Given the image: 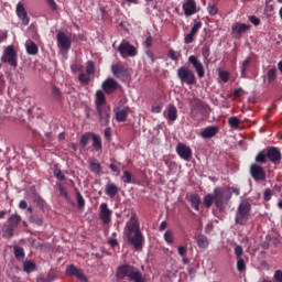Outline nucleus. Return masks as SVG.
<instances>
[{"label": "nucleus", "instance_id": "nucleus-11", "mask_svg": "<svg viewBox=\"0 0 282 282\" xmlns=\"http://www.w3.org/2000/svg\"><path fill=\"white\" fill-rule=\"evenodd\" d=\"M66 276H75L78 279V281H87V275L85 274V271L83 269H78V267L74 264H69L66 267L65 270Z\"/></svg>", "mask_w": 282, "mask_h": 282}, {"label": "nucleus", "instance_id": "nucleus-18", "mask_svg": "<svg viewBox=\"0 0 282 282\" xmlns=\"http://www.w3.org/2000/svg\"><path fill=\"white\" fill-rule=\"evenodd\" d=\"M57 45L61 50H70L72 39L65 34V32L57 33Z\"/></svg>", "mask_w": 282, "mask_h": 282}, {"label": "nucleus", "instance_id": "nucleus-21", "mask_svg": "<svg viewBox=\"0 0 282 282\" xmlns=\"http://www.w3.org/2000/svg\"><path fill=\"white\" fill-rule=\"evenodd\" d=\"M218 133H219V127L208 126L200 131L199 135L200 138H203V140H208L210 138H215V135H217Z\"/></svg>", "mask_w": 282, "mask_h": 282}, {"label": "nucleus", "instance_id": "nucleus-60", "mask_svg": "<svg viewBox=\"0 0 282 282\" xmlns=\"http://www.w3.org/2000/svg\"><path fill=\"white\" fill-rule=\"evenodd\" d=\"M104 135L108 142H111V128H106L104 131Z\"/></svg>", "mask_w": 282, "mask_h": 282}, {"label": "nucleus", "instance_id": "nucleus-15", "mask_svg": "<svg viewBox=\"0 0 282 282\" xmlns=\"http://www.w3.org/2000/svg\"><path fill=\"white\" fill-rule=\"evenodd\" d=\"M262 164H265V162L256 161L250 165L251 177H267L265 167Z\"/></svg>", "mask_w": 282, "mask_h": 282}, {"label": "nucleus", "instance_id": "nucleus-2", "mask_svg": "<svg viewBox=\"0 0 282 282\" xmlns=\"http://www.w3.org/2000/svg\"><path fill=\"white\" fill-rule=\"evenodd\" d=\"M127 278L133 282H145L144 278H142L140 269L129 264H122L118 267L117 279L122 280Z\"/></svg>", "mask_w": 282, "mask_h": 282}, {"label": "nucleus", "instance_id": "nucleus-37", "mask_svg": "<svg viewBox=\"0 0 282 282\" xmlns=\"http://www.w3.org/2000/svg\"><path fill=\"white\" fill-rule=\"evenodd\" d=\"M90 171H93V173H96V175H100V171H102V167L100 166L98 160H93L90 162Z\"/></svg>", "mask_w": 282, "mask_h": 282}, {"label": "nucleus", "instance_id": "nucleus-41", "mask_svg": "<svg viewBox=\"0 0 282 282\" xmlns=\"http://www.w3.org/2000/svg\"><path fill=\"white\" fill-rule=\"evenodd\" d=\"M213 203H215V194H207L204 198V205L206 206V208H210V206H213Z\"/></svg>", "mask_w": 282, "mask_h": 282}, {"label": "nucleus", "instance_id": "nucleus-24", "mask_svg": "<svg viewBox=\"0 0 282 282\" xmlns=\"http://www.w3.org/2000/svg\"><path fill=\"white\" fill-rule=\"evenodd\" d=\"M120 192V188L117 187L116 183L109 182L106 185V195L110 197V199H113L116 197V194Z\"/></svg>", "mask_w": 282, "mask_h": 282}, {"label": "nucleus", "instance_id": "nucleus-56", "mask_svg": "<svg viewBox=\"0 0 282 282\" xmlns=\"http://www.w3.org/2000/svg\"><path fill=\"white\" fill-rule=\"evenodd\" d=\"M263 199L264 202H270L272 199V191L270 188L264 191Z\"/></svg>", "mask_w": 282, "mask_h": 282}, {"label": "nucleus", "instance_id": "nucleus-5", "mask_svg": "<svg viewBox=\"0 0 282 282\" xmlns=\"http://www.w3.org/2000/svg\"><path fill=\"white\" fill-rule=\"evenodd\" d=\"M177 78L181 80L182 85H196L197 77L191 68L182 66L177 69Z\"/></svg>", "mask_w": 282, "mask_h": 282}, {"label": "nucleus", "instance_id": "nucleus-10", "mask_svg": "<svg viewBox=\"0 0 282 282\" xmlns=\"http://www.w3.org/2000/svg\"><path fill=\"white\" fill-rule=\"evenodd\" d=\"M113 212L109 209V205L107 203H102L99 207V218L104 226H109L111 224V216Z\"/></svg>", "mask_w": 282, "mask_h": 282}, {"label": "nucleus", "instance_id": "nucleus-38", "mask_svg": "<svg viewBox=\"0 0 282 282\" xmlns=\"http://www.w3.org/2000/svg\"><path fill=\"white\" fill-rule=\"evenodd\" d=\"M228 124H229V127H231V129H239V127L241 124V119L238 117H230L228 119Z\"/></svg>", "mask_w": 282, "mask_h": 282}, {"label": "nucleus", "instance_id": "nucleus-12", "mask_svg": "<svg viewBox=\"0 0 282 282\" xmlns=\"http://www.w3.org/2000/svg\"><path fill=\"white\" fill-rule=\"evenodd\" d=\"M176 153L181 160H185V162H191V160H193V150L184 143H177Z\"/></svg>", "mask_w": 282, "mask_h": 282}, {"label": "nucleus", "instance_id": "nucleus-57", "mask_svg": "<svg viewBox=\"0 0 282 282\" xmlns=\"http://www.w3.org/2000/svg\"><path fill=\"white\" fill-rule=\"evenodd\" d=\"M145 56H148V58L150 59L151 65H153V63H155V55L153 54V52L145 51Z\"/></svg>", "mask_w": 282, "mask_h": 282}, {"label": "nucleus", "instance_id": "nucleus-50", "mask_svg": "<svg viewBox=\"0 0 282 282\" xmlns=\"http://www.w3.org/2000/svg\"><path fill=\"white\" fill-rule=\"evenodd\" d=\"M199 30H202V22H196V23L193 25V28H192L189 34H193V35L195 36V34H197V32H199Z\"/></svg>", "mask_w": 282, "mask_h": 282}, {"label": "nucleus", "instance_id": "nucleus-48", "mask_svg": "<svg viewBox=\"0 0 282 282\" xmlns=\"http://www.w3.org/2000/svg\"><path fill=\"white\" fill-rule=\"evenodd\" d=\"M52 96L55 100H61L62 95H61V89H58V87L53 86L52 87Z\"/></svg>", "mask_w": 282, "mask_h": 282}, {"label": "nucleus", "instance_id": "nucleus-35", "mask_svg": "<svg viewBox=\"0 0 282 282\" xmlns=\"http://www.w3.org/2000/svg\"><path fill=\"white\" fill-rule=\"evenodd\" d=\"M55 188H57V191L59 193V197H64V199H66V202H69V194L67 193V188H65V186H63V184L56 183Z\"/></svg>", "mask_w": 282, "mask_h": 282}, {"label": "nucleus", "instance_id": "nucleus-36", "mask_svg": "<svg viewBox=\"0 0 282 282\" xmlns=\"http://www.w3.org/2000/svg\"><path fill=\"white\" fill-rule=\"evenodd\" d=\"M23 270L30 274V272H34V270H36V263L32 260H26L23 262Z\"/></svg>", "mask_w": 282, "mask_h": 282}, {"label": "nucleus", "instance_id": "nucleus-42", "mask_svg": "<svg viewBox=\"0 0 282 282\" xmlns=\"http://www.w3.org/2000/svg\"><path fill=\"white\" fill-rule=\"evenodd\" d=\"M89 76L90 75L87 73H80L78 76L79 83H82V85H87L91 80V77Z\"/></svg>", "mask_w": 282, "mask_h": 282}, {"label": "nucleus", "instance_id": "nucleus-29", "mask_svg": "<svg viewBox=\"0 0 282 282\" xmlns=\"http://www.w3.org/2000/svg\"><path fill=\"white\" fill-rule=\"evenodd\" d=\"M195 239L198 248H208V238L205 235L198 234Z\"/></svg>", "mask_w": 282, "mask_h": 282}, {"label": "nucleus", "instance_id": "nucleus-20", "mask_svg": "<svg viewBox=\"0 0 282 282\" xmlns=\"http://www.w3.org/2000/svg\"><path fill=\"white\" fill-rule=\"evenodd\" d=\"M119 87V84L113 78H107L102 85L101 88L104 89L105 94H113V91H117Z\"/></svg>", "mask_w": 282, "mask_h": 282}, {"label": "nucleus", "instance_id": "nucleus-7", "mask_svg": "<svg viewBox=\"0 0 282 282\" xmlns=\"http://www.w3.org/2000/svg\"><path fill=\"white\" fill-rule=\"evenodd\" d=\"M228 199H230V195L227 191H225L224 188L214 189L215 206L216 208H218V210H224V208H226Z\"/></svg>", "mask_w": 282, "mask_h": 282}, {"label": "nucleus", "instance_id": "nucleus-13", "mask_svg": "<svg viewBox=\"0 0 282 282\" xmlns=\"http://www.w3.org/2000/svg\"><path fill=\"white\" fill-rule=\"evenodd\" d=\"M252 26L246 24V23H240L236 22L231 26V34L234 39H241L246 32L250 31Z\"/></svg>", "mask_w": 282, "mask_h": 282}, {"label": "nucleus", "instance_id": "nucleus-33", "mask_svg": "<svg viewBox=\"0 0 282 282\" xmlns=\"http://www.w3.org/2000/svg\"><path fill=\"white\" fill-rule=\"evenodd\" d=\"M95 151H102V139L98 134H91Z\"/></svg>", "mask_w": 282, "mask_h": 282}, {"label": "nucleus", "instance_id": "nucleus-17", "mask_svg": "<svg viewBox=\"0 0 282 282\" xmlns=\"http://www.w3.org/2000/svg\"><path fill=\"white\" fill-rule=\"evenodd\" d=\"M182 8L185 17L197 14V2L195 0H184Z\"/></svg>", "mask_w": 282, "mask_h": 282}, {"label": "nucleus", "instance_id": "nucleus-49", "mask_svg": "<svg viewBox=\"0 0 282 282\" xmlns=\"http://www.w3.org/2000/svg\"><path fill=\"white\" fill-rule=\"evenodd\" d=\"M208 13L212 15V17H215V14H217L219 12V9L217 8V4H208Z\"/></svg>", "mask_w": 282, "mask_h": 282}, {"label": "nucleus", "instance_id": "nucleus-62", "mask_svg": "<svg viewBox=\"0 0 282 282\" xmlns=\"http://www.w3.org/2000/svg\"><path fill=\"white\" fill-rule=\"evenodd\" d=\"M195 35L193 33H188L186 36H185V43L188 45L191 43H193V41H195Z\"/></svg>", "mask_w": 282, "mask_h": 282}, {"label": "nucleus", "instance_id": "nucleus-63", "mask_svg": "<svg viewBox=\"0 0 282 282\" xmlns=\"http://www.w3.org/2000/svg\"><path fill=\"white\" fill-rule=\"evenodd\" d=\"M241 94H243L242 88H238L234 90V98H241Z\"/></svg>", "mask_w": 282, "mask_h": 282}, {"label": "nucleus", "instance_id": "nucleus-31", "mask_svg": "<svg viewBox=\"0 0 282 282\" xmlns=\"http://www.w3.org/2000/svg\"><path fill=\"white\" fill-rule=\"evenodd\" d=\"M20 224H21V216L19 214H12L8 218V225L13 228H18Z\"/></svg>", "mask_w": 282, "mask_h": 282}, {"label": "nucleus", "instance_id": "nucleus-1", "mask_svg": "<svg viewBox=\"0 0 282 282\" xmlns=\"http://www.w3.org/2000/svg\"><path fill=\"white\" fill-rule=\"evenodd\" d=\"M123 235L127 237L129 246H132L134 250H142L144 235L140 230V220L135 212L130 213V219L126 223Z\"/></svg>", "mask_w": 282, "mask_h": 282}, {"label": "nucleus", "instance_id": "nucleus-6", "mask_svg": "<svg viewBox=\"0 0 282 282\" xmlns=\"http://www.w3.org/2000/svg\"><path fill=\"white\" fill-rule=\"evenodd\" d=\"M111 72L115 78H118L122 83H129L131 79V74H129V68L124 66L121 62L113 64L111 66Z\"/></svg>", "mask_w": 282, "mask_h": 282}, {"label": "nucleus", "instance_id": "nucleus-34", "mask_svg": "<svg viewBox=\"0 0 282 282\" xmlns=\"http://www.w3.org/2000/svg\"><path fill=\"white\" fill-rule=\"evenodd\" d=\"M109 169L115 175H120V171H122V164L116 160H112Z\"/></svg>", "mask_w": 282, "mask_h": 282}, {"label": "nucleus", "instance_id": "nucleus-40", "mask_svg": "<svg viewBox=\"0 0 282 282\" xmlns=\"http://www.w3.org/2000/svg\"><path fill=\"white\" fill-rule=\"evenodd\" d=\"M267 80L269 84H272L274 80H276V68H270L267 72Z\"/></svg>", "mask_w": 282, "mask_h": 282}, {"label": "nucleus", "instance_id": "nucleus-64", "mask_svg": "<svg viewBox=\"0 0 282 282\" xmlns=\"http://www.w3.org/2000/svg\"><path fill=\"white\" fill-rule=\"evenodd\" d=\"M108 245L111 247V248H116L118 246V239H109L108 240Z\"/></svg>", "mask_w": 282, "mask_h": 282}, {"label": "nucleus", "instance_id": "nucleus-59", "mask_svg": "<svg viewBox=\"0 0 282 282\" xmlns=\"http://www.w3.org/2000/svg\"><path fill=\"white\" fill-rule=\"evenodd\" d=\"M3 41H8V31L0 30V43H3Z\"/></svg>", "mask_w": 282, "mask_h": 282}, {"label": "nucleus", "instance_id": "nucleus-46", "mask_svg": "<svg viewBox=\"0 0 282 282\" xmlns=\"http://www.w3.org/2000/svg\"><path fill=\"white\" fill-rule=\"evenodd\" d=\"M169 58H171V61H174L175 63H177V61H180V53L175 52V50L171 48L167 53Z\"/></svg>", "mask_w": 282, "mask_h": 282}, {"label": "nucleus", "instance_id": "nucleus-30", "mask_svg": "<svg viewBox=\"0 0 282 282\" xmlns=\"http://www.w3.org/2000/svg\"><path fill=\"white\" fill-rule=\"evenodd\" d=\"M189 203L192 208H194V210H199V206L202 205V199L199 198V195L192 194L189 196Z\"/></svg>", "mask_w": 282, "mask_h": 282}, {"label": "nucleus", "instance_id": "nucleus-45", "mask_svg": "<svg viewBox=\"0 0 282 282\" xmlns=\"http://www.w3.org/2000/svg\"><path fill=\"white\" fill-rule=\"evenodd\" d=\"M237 270L238 272H246V261L243 258H237Z\"/></svg>", "mask_w": 282, "mask_h": 282}, {"label": "nucleus", "instance_id": "nucleus-61", "mask_svg": "<svg viewBox=\"0 0 282 282\" xmlns=\"http://www.w3.org/2000/svg\"><path fill=\"white\" fill-rule=\"evenodd\" d=\"M177 252H178L180 257H186L187 249L184 246H180L177 248Z\"/></svg>", "mask_w": 282, "mask_h": 282}, {"label": "nucleus", "instance_id": "nucleus-39", "mask_svg": "<svg viewBox=\"0 0 282 282\" xmlns=\"http://www.w3.org/2000/svg\"><path fill=\"white\" fill-rule=\"evenodd\" d=\"M91 135H93L91 133H84L80 137L79 144H80L82 149H85V147H87V144H89V140H91Z\"/></svg>", "mask_w": 282, "mask_h": 282}, {"label": "nucleus", "instance_id": "nucleus-44", "mask_svg": "<svg viewBox=\"0 0 282 282\" xmlns=\"http://www.w3.org/2000/svg\"><path fill=\"white\" fill-rule=\"evenodd\" d=\"M76 199L78 208H85V197L78 191H76Z\"/></svg>", "mask_w": 282, "mask_h": 282}, {"label": "nucleus", "instance_id": "nucleus-26", "mask_svg": "<svg viewBox=\"0 0 282 282\" xmlns=\"http://www.w3.org/2000/svg\"><path fill=\"white\" fill-rule=\"evenodd\" d=\"M115 113L117 122H127V118L129 116V108L116 109Z\"/></svg>", "mask_w": 282, "mask_h": 282}, {"label": "nucleus", "instance_id": "nucleus-47", "mask_svg": "<svg viewBox=\"0 0 282 282\" xmlns=\"http://www.w3.org/2000/svg\"><path fill=\"white\" fill-rule=\"evenodd\" d=\"M95 72H96V65L94 64V62L93 61L87 62L86 74L91 76V74H95Z\"/></svg>", "mask_w": 282, "mask_h": 282}, {"label": "nucleus", "instance_id": "nucleus-3", "mask_svg": "<svg viewBox=\"0 0 282 282\" xmlns=\"http://www.w3.org/2000/svg\"><path fill=\"white\" fill-rule=\"evenodd\" d=\"M281 150L276 147H268L267 149L258 152V154L254 158V162H264L268 164L269 162H272V164H279L281 162Z\"/></svg>", "mask_w": 282, "mask_h": 282}, {"label": "nucleus", "instance_id": "nucleus-51", "mask_svg": "<svg viewBox=\"0 0 282 282\" xmlns=\"http://www.w3.org/2000/svg\"><path fill=\"white\" fill-rule=\"evenodd\" d=\"M235 254L237 259H241V257L243 256V247L237 245L235 247Z\"/></svg>", "mask_w": 282, "mask_h": 282}, {"label": "nucleus", "instance_id": "nucleus-23", "mask_svg": "<svg viewBox=\"0 0 282 282\" xmlns=\"http://www.w3.org/2000/svg\"><path fill=\"white\" fill-rule=\"evenodd\" d=\"M167 113L165 116V118L169 120V122H175V120H177V108L175 107V105L170 104L167 106Z\"/></svg>", "mask_w": 282, "mask_h": 282}, {"label": "nucleus", "instance_id": "nucleus-53", "mask_svg": "<svg viewBox=\"0 0 282 282\" xmlns=\"http://www.w3.org/2000/svg\"><path fill=\"white\" fill-rule=\"evenodd\" d=\"M248 20L256 26L261 25V19L257 18V15H250Z\"/></svg>", "mask_w": 282, "mask_h": 282}, {"label": "nucleus", "instance_id": "nucleus-32", "mask_svg": "<svg viewBox=\"0 0 282 282\" xmlns=\"http://www.w3.org/2000/svg\"><path fill=\"white\" fill-rule=\"evenodd\" d=\"M14 257L18 261H23L25 259V250L22 247H13Z\"/></svg>", "mask_w": 282, "mask_h": 282}, {"label": "nucleus", "instance_id": "nucleus-54", "mask_svg": "<svg viewBox=\"0 0 282 282\" xmlns=\"http://www.w3.org/2000/svg\"><path fill=\"white\" fill-rule=\"evenodd\" d=\"M273 279L275 282H282V270H275L273 274Z\"/></svg>", "mask_w": 282, "mask_h": 282}, {"label": "nucleus", "instance_id": "nucleus-14", "mask_svg": "<svg viewBox=\"0 0 282 282\" xmlns=\"http://www.w3.org/2000/svg\"><path fill=\"white\" fill-rule=\"evenodd\" d=\"M188 64L195 69L198 78H204L206 76V69L204 68V64L197 58L195 55H191L188 57Z\"/></svg>", "mask_w": 282, "mask_h": 282}, {"label": "nucleus", "instance_id": "nucleus-22", "mask_svg": "<svg viewBox=\"0 0 282 282\" xmlns=\"http://www.w3.org/2000/svg\"><path fill=\"white\" fill-rule=\"evenodd\" d=\"M95 107L96 110L109 108V106H107V98L105 97V93H102V90L96 91Z\"/></svg>", "mask_w": 282, "mask_h": 282}, {"label": "nucleus", "instance_id": "nucleus-4", "mask_svg": "<svg viewBox=\"0 0 282 282\" xmlns=\"http://www.w3.org/2000/svg\"><path fill=\"white\" fill-rule=\"evenodd\" d=\"M252 213V205L248 199H242L235 215V223L237 226H246L248 224V219H250V214Z\"/></svg>", "mask_w": 282, "mask_h": 282}, {"label": "nucleus", "instance_id": "nucleus-9", "mask_svg": "<svg viewBox=\"0 0 282 282\" xmlns=\"http://www.w3.org/2000/svg\"><path fill=\"white\" fill-rule=\"evenodd\" d=\"M118 52L122 58H127V56H138V48H135V46L131 45L129 42H122L119 44Z\"/></svg>", "mask_w": 282, "mask_h": 282}, {"label": "nucleus", "instance_id": "nucleus-58", "mask_svg": "<svg viewBox=\"0 0 282 282\" xmlns=\"http://www.w3.org/2000/svg\"><path fill=\"white\" fill-rule=\"evenodd\" d=\"M192 106H193L194 109H202V107H203L202 100H199V99H194V100L192 101Z\"/></svg>", "mask_w": 282, "mask_h": 282}, {"label": "nucleus", "instance_id": "nucleus-8", "mask_svg": "<svg viewBox=\"0 0 282 282\" xmlns=\"http://www.w3.org/2000/svg\"><path fill=\"white\" fill-rule=\"evenodd\" d=\"M18 55L17 51L14 50V45H9L4 48L3 55H2V63H9L11 67H17L18 62H17Z\"/></svg>", "mask_w": 282, "mask_h": 282}, {"label": "nucleus", "instance_id": "nucleus-19", "mask_svg": "<svg viewBox=\"0 0 282 282\" xmlns=\"http://www.w3.org/2000/svg\"><path fill=\"white\" fill-rule=\"evenodd\" d=\"M15 13L18 19H20L24 25H30V17H28V11H25V7L22 4V2L17 4Z\"/></svg>", "mask_w": 282, "mask_h": 282}, {"label": "nucleus", "instance_id": "nucleus-52", "mask_svg": "<svg viewBox=\"0 0 282 282\" xmlns=\"http://www.w3.org/2000/svg\"><path fill=\"white\" fill-rule=\"evenodd\" d=\"M219 78L223 80V83H228L230 75L226 70L219 72Z\"/></svg>", "mask_w": 282, "mask_h": 282}, {"label": "nucleus", "instance_id": "nucleus-43", "mask_svg": "<svg viewBox=\"0 0 282 282\" xmlns=\"http://www.w3.org/2000/svg\"><path fill=\"white\" fill-rule=\"evenodd\" d=\"M164 241L169 245L172 246L174 238H173V231L167 230L163 235Z\"/></svg>", "mask_w": 282, "mask_h": 282}, {"label": "nucleus", "instance_id": "nucleus-55", "mask_svg": "<svg viewBox=\"0 0 282 282\" xmlns=\"http://www.w3.org/2000/svg\"><path fill=\"white\" fill-rule=\"evenodd\" d=\"M144 47H147L148 50L150 47H153V37L151 35H149L145 41L143 42Z\"/></svg>", "mask_w": 282, "mask_h": 282}, {"label": "nucleus", "instance_id": "nucleus-25", "mask_svg": "<svg viewBox=\"0 0 282 282\" xmlns=\"http://www.w3.org/2000/svg\"><path fill=\"white\" fill-rule=\"evenodd\" d=\"M25 50H26V54H29L30 56H36V54H39V45H36L34 41H31V40L26 41Z\"/></svg>", "mask_w": 282, "mask_h": 282}, {"label": "nucleus", "instance_id": "nucleus-27", "mask_svg": "<svg viewBox=\"0 0 282 282\" xmlns=\"http://www.w3.org/2000/svg\"><path fill=\"white\" fill-rule=\"evenodd\" d=\"M2 237L3 239H12L14 237V227L12 225H4L2 228Z\"/></svg>", "mask_w": 282, "mask_h": 282}, {"label": "nucleus", "instance_id": "nucleus-28", "mask_svg": "<svg viewBox=\"0 0 282 282\" xmlns=\"http://www.w3.org/2000/svg\"><path fill=\"white\" fill-rule=\"evenodd\" d=\"M250 65H252V57H247L240 66L242 78H246L248 69H250Z\"/></svg>", "mask_w": 282, "mask_h": 282}, {"label": "nucleus", "instance_id": "nucleus-16", "mask_svg": "<svg viewBox=\"0 0 282 282\" xmlns=\"http://www.w3.org/2000/svg\"><path fill=\"white\" fill-rule=\"evenodd\" d=\"M99 123L101 127H107L111 120V107L97 109Z\"/></svg>", "mask_w": 282, "mask_h": 282}]
</instances>
